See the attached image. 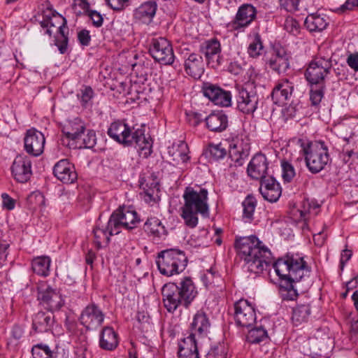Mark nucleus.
I'll list each match as a JSON object with an SVG mask.
<instances>
[{
	"label": "nucleus",
	"mask_w": 358,
	"mask_h": 358,
	"mask_svg": "<svg viewBox=\"0 0 358 358\" xmlns=\"http://www.w3.org/2000/svg\"><path fill=\"white\" fill-rule=\"evenodd\" d=\"M273 268L280 280V297L282 300H294L298 296L296 284L310 275L306 262L303 257L287 255L279 258L273 264Z\"/></svg>",
	"instance_id": "obj_1"
},
{
	"label": "nucleus",
	"mask_w": 358,
	"mask_h": 358,
	"mask_svg": "<svg viewBox=\"0 0 358 358\" xmlns=\"http://www.w3.org/2000/svg\"><path fill=\"white\" fill-rule=\"evenodd\" d=\"M234 247L249 272L260 273L272 262L270 250L256 236L236 238Z\"/></svg>",
	"instance_id": "obj_2"
},
{
	"label": "nucleus",
	"mask_w": 358,
	"mask_h": 358,
	"mask_svg": "<svg viewBox=\"0 0 358 358\" xmlns=\"http://www.w3.org/2000/svg\"><path fill=\"white\" fill-rule=\"evenodd\" d=\"M198 294L190 277L183 278L177 285L169 282L162 288V302L169 313H174L180 306L188 308Z\"/></svg>",
	"instance_id": "obj_3"
},
{
	"label": "nucleus",
	"mask_w": 358,
	"mask_h": 358,
	"mask_svg": "<svg viewBox=\"0 0 358 358\" xmlns=\"http://www.w3.org/2000/svg\"><path fill=\"white\" fill-rule=\"evenodd\" d=\"M108 135L115 141L126 145H135L138 147L141 155L145 157L150 155L152 144L145 136V128L131 127L128 124L122 121H115L111 123L108 131Z\"/></svg>",
	"instance_id": "obj_4"
},
{
	"label": "nucleus",
	"mask_w": 358,
	"mask_h": 358,
	"mask_svg": "<svg viewBox=\"0 0 358 358\" xmlns=\"http://www.w3.org/2000/svg\"><path fill=\"white\" fill-rule=\"evenodd\" d=\"M208 190L205 188H201L199 191L192 187L185 188L182 195L184 205L181 208L180 215L188 227L194 228L197 226L198 214L204 217H208Z\"/></svg>",
	"instance_id": "obj_5"
},
{
	"label": "nucleus",
	"mask_w": 358,
	"mask_h": 358,
	"mask_svg": "<svg viewBox=\"0 0 358 358\" xmlns=\"http://www.w3.org/2000/svg\"><path fill=\"white\" fill-rule=\"evenodd\" d=\"M301 147L307 168L312 173L324 170L331 161L328 147L323 141L301 142Z\"/></svg>",
	"instance_id": "obj_6"
},
{
	"label": "nucleus",
	"mask_w": 358,
	"mask_h": 358,
	"mask_svg": "<svg viewBox=\"0 0 358 358\" xmlns=\"http://www.w3.org/2000/svg\"><path fill=\"white\" fill-rule=\"evenodd\" d=\"M156 264L161 274L170 277L182 273L187 264L184 251L178 248L162 250L156 257Z\"/></svg>",
	"instance_id": "obj_7"
},
{
	"label": "nucleus",
	"mask_w": 358,
	"mask_h": 358,
	"mask_svg": "<svg viewBox=\"0 0 358 358\" xmlns=\"http://www.w3.org/2000/svg\"><path fill=\"white\" fill-rule=\"evenodd\" d=\"M110 229L120 234L122 229L131 230L138 227L141 219L131 207L120 206L110 215Z\"/></svg>",
	"instance_id": "obj_8"
},
{
	"label": "nucleus",
	"mask_w": 358,
	"mask_h": 358,
	"mask_svg": "<svg viewBox=\"0 0 358 358\" xmlns=\"http://www.w3.org/2000/svg\"><path fill=\"white\" fill-rule=\"evenodd\" d=\"M332 66L330 59L316 57L312 60L305 72L306 80L310 85H325V78Z\"/></svg>",
	"instance_id": "obj_9"
},
{
	"label": "nucleus",
	"mask_w": 358,
	"mask_h": 358,
	"mask_svg": "<svg viewBox=\"0 0 358 358\" xmlns=\"http://www.w3.org/2000/svg\"><path fill=\"white\" fill-rule=\"evenodd\" d=\"M236 95L237 108L246 115H252L258 107L259 96L252 84H245L238 87Z\"/></svg>",
	"instance_id": "obj_10"
},
{
	"label": "nucleus",
	"mask_w": 358,
	"mask_h": 358,
	"mask_svg": "<svg viewBox=\"0 0 358 358\" xmlns=\"http://www.w3.org/2000/svg\"><path fill=\"white\" fill-rule=\"evenodd\" d=\"M149 53L155 62L162 65H171L175 59L171 44L167 39L162 37L151 40Z\"/></svg>",
	"instance_id": "obj_11"
},
{
	"label": "nucleus",
	"mask_w": 358,
	"mask_h": 358,
	"mask_svg": "<svg viewBox=\"0 0 358 358\" xmlns=\"http://www.w3.org/2000/svg\"><path fill=\"white\" fill-rule=\"evenodd\" d=\"M38 299L50 312L59 310L64 304L60 292L46 283L38 285Z\"/></svg>",
	"instance_id": "obj_12"
},
{
	"label": "nucleus",
	"mask_w": 358,
	"mask_h": 358,
	"mask_svg": "<svg viewBox=\"0 0 358 358\" xmlns=\"http://www.w3.org/2000/svg\"><path fill=\"white\" fill-rule=\"evenodd\" d=\"M105 315L94 303L88 304L81 312L80 323L88 331L97 330L103 323Z\"/></svg>",
	"instance_id": "obj_13"
},
{
	"label": "nucleus",
	"mask_w": 358,
	"mask_h": 358,
	"mask_svg": "<svg viewBox=\"0 0 358 358\" xmlns=\"http://www.w3.org/2000/svg\"><path fill=\"white\" fill-rule=\"evenodd\" d=\"M201 92L203 96L215 105L228 107L231 105V94L220 86L209 82L202 84Z\"/></svg>",
	"instance_id": "obj_14"
},
{
	"label": "nucleus",
	"mask_w": 358,
	"mask_h": 358,
	"mask_svg": "<svg viewBox=\"0 0 358 358\" xmlns=\"http://www.w3.org/2000/svg\"><path fill=\"white\" fill-rule=\"evenodd\" d=\"M234 317L236 324L243 327H250L256 322L255 307L246 299L234 303Z\"/></svg>",
	"instance_id": "obj_15"
},
{
	"label": "nucleus",
	"mask_w": 358,
	"mask_h": 358,
	"mask_svg": "<svg viewBox=\"0 0 358 358\" xmlns=\"http://www.w3.org/2000/svg\"><path fill=\"white\" fill-rule=\"evenodd\" d=\"M292 54L281 45H275L268 62L269 67L278 74L285 73L290 68Z\"/></svg>",
	"instance_id": "obj_16"
},
{
	"label": "nucleus",
	"mask_w": 358,
	"mask_h": 358,
	"mask_svg": "<svg viewBox=\"0 0 358 358\" xmlns=\"http://www.w3.org/2000/svg\"><path fill=\"white\" fill-rule=\"evenodd\" d=\"M199 50L205 56L208 66L217 69L222 64L221 45L217 38H211L201 43Z\"/></svg>",
	"instance_id": "obj_17"
},
{
	"label": "nucleus",
	"mask_w": 358,
	"mask_h": 358,
	"mask_svg": "<svg viewBox=\"0 0 358 358\" xmlns=\"http://www.w3.org/2000/svg\"><path fill=\"white\" fill-rule=\"evenodd\" d=\"M250 150V143L248 139L236 137L232 140L229 145V157L234 162V166H241L248 159Z\"/></svg>",
	"instance_id": "obj_18"
},
{
	"label": "nucleus",
	"mask_w": 358,
	"mask_h": 358,
	"mask_svg": "<svg viewBox=\"0 0 358 358\" xmlns=\"http://www.w3.org/2000/svg\"><path fill=\"white\" fill-rule=\"evenodd\" d=\"M12 176L18 182L25 183L32 175L31 161L26 155H17L10 168Z\"/></svg>",
	"instance_id": "obj_19"
},
{
	"label": "nucleus",
	"mask_w": 358,
	"mask_h": 358,
	"mask_svg": "<svg viewBox=\"0 0 358 358\" xmlns=\"http://www.w3.org/2000/svg\"><path fill=\"white\" fill-rule=\"evenodd\" d=\"M24 142V149L28 154L38 157L43 153L45 139L43 134L41 131L35 129H28Z\"/></svg>",
	"instance_id": "obj_20"
},
{
	"label": "nucleus",
	"mask_w": 358,
	"mask_h": 358,
	"mask_svg": "<svg viewBox=\"0 0 358 358\" xmlns=\"http://www.w3.org/2000/svg\"><path fill=\"white\" fill-rule=\"evenodd\" d=\"M257 10L252 4L244 3L241 5L236 14L234 20L231 22V27L235 30L248 27L256 18Z\"/></svg>",
	"instance_id": "obj_21"
},
{
	"label": "nucleus",
	"mask_w": 358,
	"mask_h": 358,
	"mask_svg": "<svg viewBox=\"0 0 358 358\" xmlns=\"http://www.w3.org/2000/svg\"><path fill=\"white\" fill-rule=\"evenodd\" d=\"M260 180L259 191L264 199L269 202L277 201L282 193L279 182L271 176Z\"/></svg>",
	"instance_id": "obj_22"
},
{
	"label": "nucleus",
	"mask_w": 358,
	"mask_h": 358,
	"mask_svg": "<svg viewBox=\"0 0 358 358\" xmlns=\"http://www.w3.org/2000/svg\"><path fill=\"white\" fill-rule=\"evenodd\" d=\"M55 176L63 183L71 184L77 180L74 166L68 159L59 161L53 168Z\"/></svg>",
	"instance_id": "obj_23"
},
{
	"label": "nucleus",
	"mask_w": 358,
	"mask_h": 358,
	"mask_svg": "<svg viewBox=\"0 0 358 358\" xmlns=\"http://www.w3.org/2000/svg\"><path fill=\"white\" fill-rule=\"evenodd\" d=\"M268 162L263 154H257L250 160L247 172L248 176L255 180H262L266 178Z\"/></svg>",
	"instance_id": "obj_24"
},
{
	"label": "nucleus",
	"mask_w": 358,
	"mask_h": 358,
	"mask_svg": "<svg viewBox=\"0 0 358 358\" xmlns=\"http://www.w3.org/2000/svg\"><path fill=\"white\" fill-rule=\"evenodd\" d=\"M294 85L287 79L279 80L271 92V99L275 104L284 105L292 96Z\"/></svg>",
	"instance_id": "obj_25"
},
{
	"label": "nucleus",
	"mask_w": 358,
	"mask_h": 358,
	"mask_svg": "<svg viewBox=\"0 0 358 358\" xmlns=\"http://www.w3.org/2000/svg\"><path fill=\"white\" fill-rule=\"evenodd\" d=\"M210 327L211 323L208 315L203 310H199L193 317L191 333L200 338H204L210 333Z\"/></svg>",
	"instance_id": "obj_26"
},
{
	"label": "nucleus",
	"mask_w": 358,
	"mask_h": 358,
	"mask_svg": "<svg viewBox=\"0 0 358 358\" xmlns=\"http://www.w3.org/2000/svg\"><path fill=\"white\" fill-rule=\"evenodd\" d=\"M185 72L195 79L200 78L204 72V62L199 53H190L185 61Z\"/></svg>",
	"instance_id": "obj_27"
},
{
	"label": "nucleus",
	"mask_w": 358,
	"mask_h": 358,
	"mask_svg": "<svg viewBox=\"0 0 358 358\" xmlns=\"http://www.w3.org/2000/svg\"><path fill=\"white\" fill-rule=\"evenodd\" d=\"M195 334L190 333L178 345L179 358H199Z\"/></svg>",
	"instance_id": "obj_28"
},
{
	"label": "nucleus",
	"mask_w": 358,
	"mask_h": 358,
	"mask_svg": "<svg viewBox=\"0 0 358 358\" xmlns=\"http://www.w3.org/2000/svg\"><path fill=\"white\" fill-rule=\"evenodd\" d=\"M157 9V5L155 1H145L135 9L134 19L141 23L149 24L152 21Z\"/></svg>",
	"instance_id": "obj_29"
},
{
	"label": "nucleus",
	"mask_w": 358,
	"mask_h": 358,
	"mask_svg": "<svg viewBox=\"0 0 358 358\" xmlns=\"http://www.w3.org/2000/svg\"><path fill=\"white\" fill-rule=\"evenodd\" d=\"M55 322L53 312L40 311L34 315L32 320V327L36 332L43 333L51 330Z\"/></svg>",
	"instance_id": "obj_30"
},
{
	"label": "nucleus",
	"mask_w": 358,
	"mask_h": 358,
	"mask_svg": "<svg viewBox=\"0 0 358 358\" xmlns=\"http://www.w3.org/2000/svg\"><path fill=\"white\" fill-rule=\"evenodd\" d=\"M42 6L43 7L42 10L43 20L39 21V24L41 27L47 29L45 34L51 36L52 34L51 28L56 27V22L59 21L57 16L59 14L53 10L52 5L48 0Z\"/></svg>",
	"instance_id": "obj_31"
},
{
	"label": "nucleus",
	"mask_w": 358,
	"mask_h": 358,
	"mask_svg": "<svg viewBox=\"0 0 358 358\" xmlns=\"http://www.w3.org/2000/svg\"><path fill=\"white\" fill-rule=\"evenodd\" d=\"M85 127L80 118L67 120L62 127V131L66 138L76 141L84 133Z\"/></svg>",
	"instance_id": "obj_32"
},
{
	"label": "nucleus",
	"mask_w": 358,
	"mask_h": 358,
	"mask_svg": "<svg viewBox=\"0 0 358 358\" xmlns=\"http://www.w3.org/2000/svg\"><path fill=\"white\" fill-rule=\"evenodd\" d=\"M144 231L153 238H164L168 234L167 229L162 224L161 220L156 217L147 219L143 225Z\"/></svg>",
	"instance_id": "obj_33"
},
{
	"label": "nucleus",
	"mask_w": 358,
	"mask_h": 358,
	"mask_svg": "<svg viewBox=\"0 0 358 358\" xmlns=\"http://www.w3.org/2000/svg\"><path fill=\"white\" fill-rule=\"evenodd\" d=\"M205 121L207 128L214 132H222L228 127V117L222 111L210 113Z\"/></svg>",
	"instance_id": "obj_34"
},
{
	"label": "nucleus",
	"mask_w": 358,
	"mask_h": 358,
	"mask_svg": "<svg viewBox=\"0 0 358 358\" xmlns=\"http://www.w3.org/2000/svg\"><path fill=\"white\" fill-rule=\"evenodd\" d=\"M118 345L117 334L111 327H105L101 331L99 345L106 350H113Z\"/></svg>",
	"instance_id": "obj_35"
},
{
	"label": "nucleus",
	"mask_w": 358,
	"mask_h": 358,
	"mask_svg": "<svg viewBox=\"0 0 358 358\" xmlns=\"http://www.w3.org/2000/svg\"><path fill=\"white\" fill-rule=\"evenodd\" d=\"M94 234V243L97 248H102V243L108 245L110 242V236L117 235L118 233H113L110 229V220H108L106 227H99L98 224L95 226L92 231Z\"/></svg>",
	"instance_id": "obj_36"
},
{
	"label": "nucleus",
	"mask_w": 358,
	"mask_h": 358,
	"mask_svg": "<svg viewBox=\"0 0 358 358\" xmlns=\"http://www.w3.org/2000/svg\"><path fill=\"white\" fill-rule=\"evenodd\" d=\"M304 25L310 32L321 31L326 29L328 22L324 17L313 13L306 17Z\"/></svg>",
	"instance_id": "obj_37"
},
{
	"label": "nucleus",
	"mask_w": 358,
	"mask_h": 358,
	"mask_svg": "<svg viewBox=\"0 0 358 358\" xmlns=\"http://www.w3.org/2000/svg\"><path fill=\"white\" fill-rule=\"evenodd\" d=\"M311 313L310 306L308 303L297 304L292 311V321L295 325L306 322Z\"/></svg>",
	"instance_id": "obj_38"
},
{
	"label": "nucleus",
	"mask_w": 358,
	"mask_h": 358,
	"mask_svg": "<svg viewBox=\"0 0 358 358\" xmlns=\"http://www.w3.org/2000/svg\"><path fill=\"white\" fill-rule=\"evenodd\" d=\"M50 263L51 260L48 257H37L32 260V269L39 275L47 276L49 274Z\"/></svg>",
	"instance_id": "obj_39"
},
{
	"label": "nucleus",
	"mask_w": 358,
	"mask_h": 358,
	"mask_svg": "<svg viewBox=\"0 0 358 358\" xmlns=\"http://www.w3.org/2000/svg\"><path fill=\"white\" fill-rule=\"evenodd\" d=\"M243 208V219L245 222L253 220L254 212L257 206V200L252 195H248L242 203Z\"/></svg>",
	"instance_id": "obj_40"
},
{
	"label": "nucleus",
	"mask_w": 358,
	"mask_h": 358,
	"mask_svg": "<svg viewBox=\"0 0 358 358\" xmlns=\"http://www.w3.org/2000/svg\"><path fill=\"white\" fill-rule=\"evenodd\" d=\"M263 48L261 36L259 34H255L252 41L248 48V55L252 58H257L262 55Z\"/></svg>",
	"instance_id": "obj_41"
},
{
	"label": "nucleus",
	"mask_w": 358,
	"mask_h": 358,
	"mask_svg": "<svg viewBox=\"0 0 358 358\" xmlns=\"http://www.w3.org/2000/svg\"><path fill=\"white\" fill-rule=\"evenodd\" d=\"M267 338V331L262 326L252 329L247 335V340L251 343H259Z\"/></svg>",
	"instance_id": "obj_42"
},
{
	"label": "nucleus",
	"mask_w": 358,
	"mask_h": 358,
	"mask_svg": "<svg viewBox=\"0 0 358 358\" xmlns=\"http://www.w3.org/2000/svg\"><path fill=\"white\" fill-rule=\"evenodd\" d=\"M325 89V85H311L310 100L312 105L317 106L321 102Z\"/></svg>",
	"instance_id": "obj_43"
},
{
	"label": "nucleus",
	"mask_w": 358,
	"mask_h": 358,
	"mask_svg": "<svg viewBox=\"0 0 358 358\" xmlns=\"http://www.w3.org/2000/svg\"><path fill=\"white\" fill-rule=\"evenodd\" d=\"M31 353L34 358L37 357H42L43 356H45V358H52L53 356V352L49 346L43 343L34 345L31 349Z\"/></svg>",
	"instance_id": "obj_44"
},
{
	"label": "nucleus",
	"mask_w": 358,
	"mask_h": 358,
	"mask_svg": "<svg viewBox=\"0 0 358 358\" xmlns=\"http://www.w3.org/2000/svg\"><path fill=\"white\" fill-rule=\"evenodd\" d=\"M141 187L143 190H160L159 181L155 173H152L149 177L141 182Z\"/></svg>",
	"instance_id": "obj_45"
},
{
	"label": "nucleus",
	"mask_w": 358,
	"mask_h": 358,
	"mask_svg": "<svg viewBox=\"0 0 358 358\" xmlns=\"http://www.w3.org/2000/svg\"><path fill=\"white\" fill-rule=\"evenodd\" d=\"M207 355L213 357H220L221 358H227L228 349L224 343H217L211 347Z\"/></svg>",
	"instance_id": "obj_46"
},
{
	"label": "nucleus",
	"mask_w": 358,
	"mask_h": 358,
	"mask_svg": "<svg viewBox=\"0 0 358 358\" xmlns=\"http://www.w3.org/2000/svg\"><path fill=\"white\" fill-rule=\"evenodd\" d=\"M78 96L82 106L87 107L91 104L92 99L94 96V91L90 87H85L80 90V93Z\"/></svg>",
	"instance_id": "obj_47"
},
{
	"label": "nucleus",
	"mask_w": 358,
	"mask_h": 358,
	"mask_svg": "<svg viewBox=\"0 0 358 358\" xmlns=\"http://www.w3.org/2000/svg\"><path fill=\"white\" fill-rule=\"evenodd\" d=\"M282 177L285 182H289L295 176L294 166L288 162H282Z\"/></svg>",
	"instance_id": "obj_48"
},
{
	"label": "nucleus",
	"mask_w": 358,
	"mask_h": 358,
	"mask_svg": "<svg viewBox=\"0 0 358 358\" xmlns=\"http://www.w3.org/2000/svg\"><path fill=\"white\" fill-rule=\"evenodd\" d=\"M208 152L210 157H212L215 160L222 159L227 155V150L221 143L210 145L208 147Z\"/></svg>",
	"instance_id": "obj_49"
},
{
	"label": "nucleus",
	"mask_w": 358,
	"mask_h": 358,
	"mask_svg": "<svg viewBox=\"0 0 358 358\" xmlns=\"http://www.w3.org/2000/svg\"><path fill=\"white\" fill-rule=\"evenodd\" d=\"M143 199L147 203L150 204V206H153L154 204H156L159 201L160 190L147 189L143 190Z\"/></svg>",
	"instance_id": "obj_50"
},
{
	"label": "nucleus",
	"mask_w": 358,
	"mask_h": 358,
	"mask_svg": "<svg viewBox=\"0 0 358 358\" xmlns=\"http://www.w3.org/2000/svg\"><path fill=\"white\" fill-rule=\"evenodd\" d=\"M96 143V133L94 130H88L83 138V145L85 148H93Z\"/></svg>",
	"instance_id": "obj_51"
},
{
	"label": "nucleus",
	"mask_w": 358,
	"mask_h": 358,
	"mask_svg": "<svg viewBox=\"0 0 358 358\" xmlns=\"http://www.w3.org/2000/svg\"><path fill=\"white\" fill-rule=\"evenodd\" d=\"M280 7L287 12H294L299 10V0H279Z\"/></svg>",
	"instance_id": "obj_52"
},
{
	"label": "nucleus",
	"mask_w": 358,
	"mask_h": 358,
	"mask_svg": "<svg viewBox=\"0 0 358 358\" xmlns=\"http://www.w3.org/2000/svg\"><path fill=\"white\" fill-rule=\"evenodd\" d=\"M57 20L59 21L56 22V26L58 25V32L62 38H68L69 28L66 26V18L63 17L61 15H58Z\"/></svg>",
	"instance_id": "obj_53"
},
{
	"label": "nucleus",
	"mask_w": 358,
	"mask_h": 358,
	"mask_svg": "<svg viewBox=\"0 0 358 358\" xmlns=\"http://www.w3.org/2000/svg\"><path fill=\"white\" fill-rule=\"evenodd\" d=\"M78 40L83 46H88L90 44L91 36L87 29H82L78 33Z\"/></svg>",
	"instance_id": "obj_54"
},
{
	"label": "nucleus",
	"mask_w": 358,
	"mask_h": 358,
	"mask_svg": "<svg viewBox=\"0 0 358 358\" xmlns=\"http://www.w3.org/2000/svg\"><path fill=\"white\" fill-rule=\"evenodd\" d=\"M187 122L193 127H196L203 120L201 114L194 112H189L187 113Z\"/></svg>",
	"instance_id": "obj_55"
},
{
	"label": "nucleus",
	"mask_w": 358,
	"mask_h": 358,
	"mask_svg": "<svg viewBox=\"0 0 358 358\" xmlns=\"http://www.w3.org/2000/svg\"><path fill=\"white\" fill-rule=\"evenodd\" d=\"M346 62L352 69L358 71V52L350 53L347 57Z\"/></svg>",
	"instance_id": "obj_56"
},
{
	"label": "nucleus",
	"mask_w": 358,
	"mask_h": 358,
	"mask_svg": "<svg viewBox=\"0 0 358 358\" xmlns=\"http://www.w3.org/2000/svg\"><path fill=\"white\" fill-rule=\"evenodd\" d=\"M227 70L229 73L235 76L240 75L243 71L242 65L236 61L230 62V64L228 66Z\"/></svg>",
	"instance_id": "obj_57"
},
{
	"label": "nucleus",
	"mask_w": 358,
	"mask_h": 358,
	"mask_svg": "<svg viewBox=\"0 0 358 358\" xmlns=\"http://www.w3.org/2000/svg\"><path fill=\"white\" fill-rule=\"evenodd\" d=\"M107 3L113 10H122L125 6L127 5L129 0H106Z\"/></svg>",
	"instance_id": "obj_58"
},
{
	"label": "nucleus",
	"mask_w": 358,
	"mask_h": 358,
	"mask_svg": "<svg viewBox=\"0 0 358 358\" xmlns=\"http://www.w3.org/2000/svg\"><path fill=\"white\" fill-rule=\"evenodd\" d=\"M9 248L8 243H0V267L2 266L7 259L8 248Z\"/></svg>",
	"instance_id": "obj_59"
},
{
	"label": "nucleus",
	"mask_w": 358,
	"mask_h": 358,
	"mask_svg": "<svg viewBox=\"0 0 358 358\" xmlns=\"http://www.w3.org/2000/svg\"><path fill=\"white\" fill-rule=\"evenodd\" d=\"M3 206L8 210H12L15 208V201L10 198L8 194L3 193L2 194Z\"/></svg>",
	"instance_id": "obj_60"
},
{
	"label": "nucleus",
	"mask_w": 358,
	"mask_h": 358,
	"mask_svg": "<svg viewBox=\"0 0 358 358\" xmlns=\"http://www.w3.org/2000/svg\"><path fill=\"white\" fill-rule=\"evenodd\" d=\"M355 7H358V0H347L345 3L340 7L339 10L341 12H345L346 10H351Z\"/></svg>",
	"instance_id": "obj_61"
},
{
	"label": "nucleus",
	"mask_w": 358,
	"mask_h": 358,
	"mask_svg": "<svg viewBox=\"0 0 358 358\" xmlns=\"http://www.w3.org/2000/svg\"><path fill=\"white\" fill-rule=\"evenodd\" d=\"M285 26V29L289 32L294 34L295 31H298V22L296 20H294L293 19L286 20Z\"/></svg>",
	"instance_id": "obj_62"
},
{
	"label": "nucleus",
	"mask_w": 358,
	"mask_h": 358,
	"mask_svg": "<svg viewBox=\"0 0 358 358\" xmlns=\"http://www.w3.org/2000/svg\"><path fill=\"white\" fill-rule=\"evenodd\" d=\"M24 334V329L22 327L19 325H14L12 330H11V335L12 337L15 340H20Z\"/></svg>",
	"instance_id": "obj_63"
},
{
	"label": "nucleus",
	"mask_w": 358,
	"mask_h": 358,
	"mask_svg": "<svg viewBox=\"0 0 358 358\" xmlns=\"http://www.w3.org/2000/svg\"><path fill=\"white\" fill-rule=\"evenodd\" d=\"M68 38H62V40H57L55 45L58 47L59 51L61 54H64L67 50Z\"/></svg>",
	"instance_id": "obj_64"
}]
</instances>
